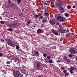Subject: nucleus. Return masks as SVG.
Listing matches in <instances>:
<instances>
[{"mask_svg": "<svg viewBox=\"0 0 77 77\" xmlns=\"http://www.w3.org/2000/svg\"><path fill=\"white\" fill-rule=\"evenodd\" d=\"M42 21L43 24H44V23H47V20L46 19H43L42 20Z\"/></svg>", "mask_w": 77, "mask_h": 77, "instance_id": "1a4fd4ad", "label": "nucleus"}, {"mask_svg": "<svg viewBox=\"0 0 77 77\" xmlns=\"http://www.w3.org/2000/svg\"><path fill=\"white\" fill-rule=\"evenodd\" d=\"M70 70H74V67H70Z\"/></svg>", "mask_w": 77, "mask_h": 77, "instance_id": "e433bc0d", "label": "nucleus"}, {"mask_svg": "<svg viewBox=\"0 0 77 77\" xmlns=\"http://www.w3.org/2000/svg\"><path fill=\"white\" fill-rule=\"evenodd\" d=\"M61 70H64V69H65V68L63 67H61Z\"/></svg>", "mask_w": 77, "mask_h": 77, "instance_id": "473e14b6", "label": "nucleus"}, {"mask_svg": "<svg viewBox=\"0 0 77 77\" xmlns=\"http://www.w3.org/2000/svg\"><path fill=\"white\" fill-rule=\"evenodd\" d=\"M8 26L9 27H14V24H9L8 25Z\"/></svg>", "mask_w": 77, "mask_h": 77, "instance_id": "9d476101", "label": "nucleus"}, {"mask_svg": "<svg viewBox=\"0 0 77 77\" xmlns=\"http://www.w3.org/2000/svg\"><path fill=\"white\" fill-rule=\"evenodd\" d=\"M64 15L66 17H69V14L68 13H66Z\"/></svg>", "mask_w": 77, "mask_h": 77, "instance_id": "2eb2a0df", "label": "nucleus"}, {"mask_svg": "<svg viewBox=\"0 0 77 77\" xmlns=\"http://www.w3.org/2000/svg\"><path fill=\"white\" fill-rule=\"evenodd\" d=\"M8 5L10 8H14V5H12V1L9 0L8 1Z\"/></svg>", "mask_w": 77, "mask_h": 77, "instance_id": "7ed1b4c3", "label": "nucleus"}, {"mask_svg": "<svg viewBox=\"0 0 77 77\" xmlns=\"http://www.w3.org/2000/svg\"><path fill=\"white\" fill-rule=\"evenodd\" d=\"M47 58L48 59H51V57L50 56H48L47 57Z\"/></svg>", "mask_w": 77, "mask_h": 77, "instance_id": "ea45409f", "label": "nucleus"}, {"mask_svg": "<svg viewBox=\"0 0 77 77\" xmlns=\"http://www.w3.org/2000/svg\"><path fill=\"white\" fill-rule=\"evenodd\" d=\"M37 77H42V76L40 75H37Z\"/></svg>", "mask_w": 77, "mask_h": 77, "instance_id": "f704fd0d", "label": "nucleus"}, {"mask_svg": "<svg viewBox=\"0 0 77 77\" xmlns=\"http://www.w3.org/2000/svg\"><path fill=\"white\" fill-rule=\"evenodd\" d=\"M66 38H69V37H71V34H70L69 33L67 34L66 35Z\"/></svg>", "mask_w": 77, "mask_h": 77, "instance_id": "9b49d317", "label": "nucleus"}, {"mask_svg": "<svg viewBox=\"0 0 77 77\" xmlns=\"http://www.w3.org/2000/svg\"><path fill=\"white\" fill-rule=\"evenodd\" d=\"M1 41H2V42H3V41H4V40H3V39H1Z\"/></svg>", "mask_w": 77, "mask_h": 77, "instance_id": "09e8293b", "label": "nucleus"}, {"mask_svg": "<svg viewBox=\"0 0 77 77\" xmlns=\"http://www.w3.org/2000/svg\"><path fill=\"white\" fill-rule=\"evenodd\" d=\"M75 8V5H73V8Z\"/></svg>", "mask_w": 77, "mask_h": 77, "instance_id": "8fccbe9b", "label": "nucleus"}, {"mask_svg": "<svg viewBox=\"0 0 77 77\" xmlns=\"http://www.w3.org/2000/svg\"><path fill=\"white\" fill-rule=\"evenodd\" d=\"M68 56L69 57H72V54H69L68 55Z\"/></svg>", "mask_w": 77, "mask_h": 77, "instance_id": "4be33fe9", "label": "nucleus"}, {"mask_svg": "<svg viewBox=\"0 0 77 77\" xmlns=\"http://www.w3.org/2000/svg\"><path fill=\"white\" fill-rule=\"evenodd\" d=\"M63 72H64V73H66V71L65 70H64L63 71Z\"/></svg>", "mask_w": 77, "mask_h": 77, "instance_id": "a18cd8bd", "label": "nucleus"}, {"mask_svg": "<svg viewBox=\"0 0 77 77\" xmlns=\"http://www.w3.org/2000/svg\"><path fill=\"white\" fill-rule=\"evenodd\" d=\"M67 8L68 9H70V8H71V6L70 5H68L67 6Z\"/></svg>", "mask_w": 77, "mask_h": 77, "instance_id": "2f4dec72", "label": "nucleus"}, {"mask_svg": "<svg viewBox=\"0 0 77 77\" xmlns=\"http://www.w3.org/2000/svg\"><path fill=\"white\" fill-rule=\"evenodd\" d=\"M17 2L18 3H21V0H17Z\"/></svg>", "mask_w": 77, "mask_h": 77, "instance_id": "a878e982", "label": "nucleus"}, {"mask_svg": "<svg viewBox=\"0 0 77 77\" xmlns=\"http://www.w3.org/2000/svg\"><path fill=\"white\" fill-rule=\"evenodd\" d=\"M51 8H54V5H51Z\"/></svg>", "mask_w": 77, "mask_h": 77, "instance_id": "c9c22d12", "label": "nucleus"}, {"mask_svg": "<svg viewBox=\"0 0 77 77\" xmlns=\"http://www.w3.org/2000/svg\"><path fill=\"white\" fill-rule=\"evenodd\" d=\"M70 73H71V74H72L74 73V72H73V71L71 70H70Z\"/></svg>", "mask_w": 77, "mask_h": 77, "instance_id": "5701e85b", "label": "nucleus"}, {"mask_svg": "<svg viewBox=\"0 0 77 77\" xmlns=\"http://www.w3.org/2000/svg\"><path fill=\"white\" fill-rule=\"evenodd\" d=\"M27 23L29 24H31V23H32V22L31 21V20H28L27 21Z\"/></svg>", "mask_w": 77, "mask_h": 77, "instance_id": "4468645a", "label": "nucleus"}, {"mask_svg": "<svg viewBox=\"0 0 77 77\" xmlns=\"http://www.w3.org/2000/svg\"><path fill=\"white\" fill-rule=\"evenodd\" d=\"M49 23H50V24H51L52 25H54V24H55V23H54V22H52V21L51 20L49 21Z\"/></svg>", "mask_w": 77, "mask_h": 77, "instance_id": "ddd939ff", "label": "nucleus"}, {"mask_svg": "<svg viewBox=\"0 0 77 77\" xmlns=\"http://www.w3.org/2000/svg\"><path fill=\"white\" fill-rule=\"evenodd\" d=\"M17 25L18 24H17V23H15L14 24V27H15L16 26H17Z\"/></svg>", "mask_w": 77, "mask_h": 77, "instance_id": "58836bf2", "label": "nucleus"}, {"mask_svg": "<svg viewBox=\"0 0 77 77\" xmlns=\"http://www.w3.org/2000/svg\"><path fill=\"white\" fill-rule=\"evenodd\" d=\"M43 18H44V17L42 16H40L39 17V20H42L43 19Z\"/></svg>", "mask_w": 77, "mask_h": 77, "instance_id": "dca6fc26", "label": "nucleus"}, {"mask_svg": "<svg viewBox=\"0 0 77 77\" xmlns=\"http://www.w3.org/2000/svg\"><path fill=\"white\" fill-rule=\"evenodd\" d=\"M70 51L71 52V54H75V51L74 48H71L70 49Z\"/></svg>", "mask_w": 77, "mask_h": 77, "instance_id": "39448f33", "label": "nucleus"}, {"mask_svg": "<svg viewBox=\"0 0 77 77\" xmlns=\"http://www.w3.org/2000/svg\"><path fill=\"white\" fill-rule=\"evenodd\" d=\"M1 20H2V18H0Z\"/></svg>", "mask_w": 77, "mask_h": 77, "instance_id": "bf43d9fd", "label": "nucleus"}, {"mask_svg": "<svg viewBox=\"0 0 77 77\" xmlns=\"http://www.w3.org/2000/svg\"><path fill=\"white\" fill-rule=\"evenodd\" d=\"M51 4H53V2H51Z\"/></svg>", "mask_w": 77, "mask_h": 77, "instance_id": "5fc2aeb1", "label": "nucleus"}, {"mask_svg": "<svg viewBox=\"0 0 77 77\" xmlns=\"http://www.w3.org/2000/svg\"><path fill=\"white\" fill-rule=\"evenodd\" d=\"M2 54L1 53H0V56H2Z\"/></svg>", "mask_w": 77, "mask_h": 77, "instance_id": "de8ad7c7", "label": "nucleus"}, {"mask_svg": "<svg viewBox=\"0 0 77 77\" xmlns=\"http://www.w3.org/2000/svg\"><path fill=\"white\" fill-rule=\"evenodd\" d=\"M66 30L64 29H58V32L60 33H65Z\"/></svg>", "mask_w": 77, "mask_h": 77, "instance_id": "20e7f679", "label": "nucleus"}, {"mask_svg": "<svg viewBox=\"0 0 77 77\" xmlns=\"http://www.w3.org/2000/svg\"><path fill=\"white\" fill-rule=\"evenodd\" d=\"M57 62L58 63H59V61L58 60H57Z\"/></svg>", "mask_w": 77, "mask_h": 77, "instance_id": "3c124183", "label": "nucleus"}, {"mask_svg": "<svg viewBox=\"0 0 77 77\" xmlns=\"http://www.w3.org/2000/svg\"><path fill=\"white\" fill-rule=\"evenodd\" d=\"M59 8H60V11H62V12H65V9H64L63 7L62 6H59Z\"/></svg>", "mask_w": 77, "mask_h": 77, "instance_id": "423d86ee", "label": "nucleus"}, {"mask_svg": "<svg viewBox=\"0 0 77 77\" xmlns=\"http://www.w3.org/2000/svg\"><path fill=\"white\" fill-rule=\"evenodd\" d=\"M26 24H27V26H28V25H29V24H28V23H27Z\"/></svg>", "mask_w": 77, "mask_h": 77, "instance_id": "4d7b16f0", "label": "nucleus"}, {"mask_svg": "<svg viewBox=\"0 0 77 77\" xmlns=\"http://www.w3.org/2000/svg\"><path fill=\"white\" fill-rule=\"evenodd\" d=\"M56 5L57 6H59V7L60 6V5H59V3H57L56 4Z\"/></svg>", "mask_w": 77, "mask_h": 77, "instance_id": "4c0bfd02", "label": "nucleus"}, {"mask_svg": "<svg viewBox=\"0 0 77 77\" xmlns=\"http://www.w3.org/2000/svg\"><path fill=\"white\" fill-rule=\"evenodd\" d=\"M49 63H52V62H53V61L52 60H49Z\"/></svg>", "mask_w": 77, "mask_h": 77, "instance_id": "a19ab883", "label": "nucleus"}, {"mask_svg": "<svg viewBox=\"0 0 77 77\" xmlns=\"http://www.w3.org/2000/svg\"><path fill=\"white\" fill-rule=\"evenodd\" d=\"M54 35H59V33H58V32H55L54 33Z\"/></svg>", "mask_w": 77, "mask_h": 77, "instance_id": "aec40b11", "label": "nucleus"}, {"mask_svg": "<svg viewBox=\"0 0 77 77\" xmlns=\"http://www.w3.org/2000/svg\"><path fill=\"white\" fill-rule=\"evenodd\" d=\"M0 23L1 24H5V23L3 21H1Z\"/></svg>", "mask_w": 77, "mask_h": 77, "instance_id": "bb28decb", "label": "nucleus"}, {"mask_svg": "<svg viewBox=\"0 0 77 77\" xmlns=\"http://www.w3.org/2000/svg\"><path fill=\"white\" fill-rule=\"evenodd\" d=\"M38 16H42L41 15H42V14L41 13H38Z\"/></svg>", "mask_w": 77, "mask_h": 77, "instance_id": "b1692460", "label": "nucleus"}, {"mask_svg": "<svg viewBox=\"0 0 77 77\" xmlns=\"http://www.w3.org/2000/svg\"><path fill=\"white\" fill-rule=\"evenodd\" d=\"M68 74H69V73H65V75L66 76H68Z\"/></svg>", "mask_w": 77, "mask_h": 77, "instance_id": "79ce46f5", "label": "nucleus"}, {"mask_svg": "<svg viewBox=\"0 0 77 77\" xmlns=\"http://www.w3.org/2000/svg\"><path fill=\"white\" fill-rule=\"evenodd\" d=\"M8 30H9V31H12V28H9L8 29Z\"/></svg>", "mask_w": 77, "mask_h": 77, "instance_id": "7c9ffc66", "label": "nucleus"}, {"mask_svg": "<svg viewBox=\"0 0 77 77\" xmlns=\"http://www.w3.org/2000/svg\"><path fill=\"white\" fill-rule=\"evenodd\" d=\"M19 15H20V16H21V15L20 14H19Z\"/></svg>", "mask_w": 77, "mask_h": 77, "instance_id": "864d4df0", "label": "nucleus"}, {"mask_svg": "<svg viewBox=\"0 0 77 77\" xmlns=\"http://www.w3.org/2000/svg\"><path fill=\"white\" fill-rule=\"evenodd\" d=\"M56 25H57V26H59L60 24L58 22H57L56 23Z\"/></svg>", "mask_w": 77, "mask_h": 77, "instance_id": "c756f323", "label": "nucleus"}, {"mask_svg": "<svg viewBox=\"0 0 77 77\" xmlns=\"http://www.w3.org/2000/svg\"><path fill=\"white\" fill-rule=\"evenodd\" d=\"M33 27H35L36 26H33Z\"/></svg>", "mask_w": 77, "mask_h": 77, "instance_id": "13d9d810", "label": "nucleus"}, {"mask_svg": "<svg viewBox=\"0 0 77 77\" xmlns=\"http://www.w3.org/2000/svg\"><path fill=\"white\" fill-rule=\"evenodd\" d=\"M62 27V25H59V27Z\"/></svg>", "mask_w": 77, "mask_h": 77, "instance_id": "49530a36", "label": "nucleus"}, {"mask_svg": "<svg viewBox=\"0 0 77 77\" xmlns=\"http://www.w3.org/2000/svg\"><path fill=\"white\" fill-rule=\"evenodd\" d=\"M45 15L46 16H48V15H49V14H48V13H45Z\"/></svg>", "mask_w": 77, "mask_h": 77, "instance_id": "412c9836", "label": "nucleus"}, {"mask_svg": "<svg viewBox=\"0 0 77 77\" xmlns=\"http://www.w3.org/2000/svg\"><path fill=\"white\" fill-rule=\"evenodd\" d=\"M68 32H69V30H68V29H67L66 31V33H68Z\"/></svg>", "mask_w": 77, "mask_h": 77, "instance_id": "37998d69", "label": "nucleus"}, {"mask_svg": "<svg viewBox=\"0 0 77 77\" xmlns=\"http://www.w3.org/2000/svg\"><path fill=\"white\" fill-rule=\"evenodd\" d=\"M7 44H8L11 47H15V45L14 44H15V42L11 41V40H8L7 42Z\"/></svg>", "mask_w": 77, "mask_h": 77, "instance_id": "f257e3e1", "label": "nucleus"}, {"mask_svg": "<svg viewBox=\"0 0 77 77\" xmlns=\"http://www.w3.org/2000/svg\"><path fill=\"white\" fill-rule=\"evenodd\" d=\"M34 17L35 18H38L39 17V15L38 14H35L34 15Z\"/></svg>", "mask_w": 77, "mask_h": 77, "instance_id": "f3484780", "label": "nucleus"}, {"mask_svg": "<svg viewBox=\"0 0 77 77\" xmlns=\"http://www.w3.org/2000/svg\"><path fill=\"white\" fill-rule=\"evenodd\" d=\"M20 48V47L19 46V45H17L16 46V48L17 50H18L19 48Z\"/></svg>", "mask_w": 77, "mask_h": 77, "instance_id": "6ab92c4d", "label": "nucleus"}, {"mask_svg": "<svg viewBox=\"0 0 77 77\" xmlns=\"http://www.w3.org/2000/svg\"><path fill=\"white\" fill-rule=\"evenodd\" d=\"M61 2H59V3H58L59 4V5H62V4L61 3Z\"/></svg>", "mask_w": 77, "mask_h": 77, "instance_id": "c03bdc74", "label": "nucleus"}, {"mask_svg": "<svg viewBox=\"0 0 77 77\" xmlns=\"http://www.w3.org/2000/svg\"><path fill=\"white\" fill-rule=\"evenodd\" d=\"M12 57V55H11L10 56V57Z\"/></svg>", "mask_w": 77, "mask_h": 77, "instance_id": "6e6d98bb", "label": "nucleus"}, {"mask_svg": "<svg viewBox=\"0 0 77 77\" xmlns=\"http://www.w3.org/2000/svg\"><path fill=\"white\" fill-rule=\"evenodd\" d=\"M6 63H7L8 65H9V64H10V61H7V62H6Z\"/></svg>", "mask_w": 77, "mask_h": 77, "instance_id": "c85d7f7f", "label": "nucleus"}, {"mask_svg": "<svg viewBox=\"0 0 77 77\" xmlns=\"http://www.w3.org/2000/svg\"><path fill=\"white\" fill-rule=\"evenodd\" d=\"M63 58L64 59H66V60H67V59H68L67 58V57H66V56H64L63 57Z\"/></svg>", "mask_w": 77, "mask_h": 77, "instance_id": "393cba45", "label": "nucleus"}, {"mask_svg": "<svg viewBox=\"0 0 77 77\" xmlns=\"http://www.w3.org/2000/svg\"><path fill=\"white\" fill-rule=\"evenodd\" d=\"M40 63H38L37 64V68H38V70H42V68L40 67V65H39Z\"/></svg>", "mask_w": 77, "mask_h": 77, "instance_id": "0eeeda50", "label": "nucleus"}, {"mask_svg": "<svg viewBox=\"0 0 77 77\" xmlns=\"http://www.w3.org/2000/svg\"><path fill=\"white\" fill-rule=\"evenodd\" d=\"M37 32L38 33H42L43 32V30H41V29H38L37 30Z\"/></svg>", "mask_w": 77, "mask_h": 77, "instance_id": "6e6552de", "label": "nucleus"}, {"mask_svg": "<svg viewBox=\"0 0 77 77\" xmlns=\"http://www.w3.org/2000/svg\"><path fill=\"white\" fill-rule=\"evenodd\" d=\"M66 61H67V62H71V60H69L68 58L66 60Z\"/></svg>", "mask_w": 77, "mask_h": 77, "instance_id": "a211bd4d", "label": "nucleus"}, {"mask_svg": "<svg viewBox=\"0 0 77 77\" xmlns=\"http://www.w3.org/2000/svg\"><path fill=\"white\" fill-rule=\"evenodd\" d=\"M57 20H58L59 21H63V22H65V21L66 20L64 17H62L59 16L58 17H57Z\"/></svg>", "mask_w": 77, "mask_h": 77, "instance_id": "f03ea898", "label": "nucleus"}, {"mask_svg": "<svg viewBox=\"0 0 77 77\" xmlns=\"http://www.w3.org/2000/svg\"><path fill=\"white\" fill-rule=\"evenodd\" d=\"M35 56H39V53H38V51H36L35 52Z\"/></svg>", "mask_w": 77, "mask_h": 77, "instance_id": "f8f14e48", "label": "nucleus"}, {"mask_svg": "<svg viewBox=\"0 0 77 77\" xmlns=\"http://www.w3.org/2000/svg\"><path fill=\"white\" fill-rule=\"evenodd\" d=\"M43 56L45 57H47V54H43Z\"/></svg>", "mask_w": 77, "mask_h": 77, "instance_id": "cd10ccee", "label": "nucleus"}, {"mask_svg": "<svg viewBox=\"0 0 77 77\" xmlns=\"http://www.w3.org/2000/svg\"><path fill=\"white\" fill-rule=\"evenodd\" d=\"M75 60H77V57H76V58H75Z\"/></svg>", "mask_w": 77, "mask_h": 77, "instance_id": "603ef678", "label": "nucleus"}, {"mask_svg": "<svg viewBox=\"0 0 77 77\" xmlns=\"http://www.w3.org/2000/svg\"><path fill=\"white\" fill-rule=\"evenodd\" d=\"M51 31H52V32L53 33H54V32H55V31L54 29L52 30Z\"/></svg>", "mask_w": 77, "mask_h": 77, "instance_id": "72a5a7b5", "label": "nucleus"}]
</instances>
